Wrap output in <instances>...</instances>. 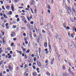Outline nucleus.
<instances>
[{
  "label": "nucleus",
  "mask_w": 76,
  "mask_h": 76,
  "mask_svg": "<svg viewBox=\"0 0 76 76\" xmlns=\"http://www.w3.org/2000/svg\"><path fill=\"white\" fill-rule=\"evenodd\" d=\"M18 0H15L14 1L15 3H17V1H18Z\"/></svg>",
  "instance_id": "obj_41"
},
{
  "label": "nucleus",
  "mask_w": 76,
  "mask_h": 76,
  "mask_svg": "<svg viewBox=\"0 0 76 76\" xmlns=\"http://www.w3.org/2000/svg\"><path fill=\"white\" fill-rule=\"evenodd\" d=\"M4 61V60L3 59L2 61H1L0 62V65H1V64H2V63H3Z\"/></svg>",
  "instance_id": "obj_16"
},
{
  "label": "nucleus",
  "mask_w": 76,
  "mask_h": 76,
  "mask_svg": "<svg viewBox=\"0 0 76 76\" xmlns=\"http://www.w3.org/2000/svg\"><path fill=\"white\" fill-rule=\"evenodd\" d=\"M0 76H3V75H2V73H0Z\"/></svg>",
  "instance_id": "obj_64"
},
{
  "label": "nucleus",
  "mask_w": 76,
  "mask_h": 76,
  "mask_svg": "<svg viewBox=\"0 0 76 76\" xmlns=\"http://www.w3.org/2000/svg\"><path fill=\"white\" fill-rule=\"evenodd\" d=\"M37 64L39 67H41V64L40 62H39V63Z\"/></svg>",
  "instance_id": "obj_8"
},
{
  "label": "nucleus",
  "mask_w": 76,
  "mask_h": 76,
  "mask_svg": "<svg viewBox=\"0 0 76 76\" xmlns=\"http://www.w3.org/2000/svg\"><path fill=\"white\" fill-rule=\"evenodd\" d=\"M12 12L10 11V13H9V14L10 15H12Z\"/></svg>",
  "instance_id": "obj_26"
},
{
  "label": "nucleus",
  "mask_w": 76,
  "mask_h": 76,
  "mask_svg": "<svg viewBox=\"0 0 76 76\" xmlns=\"http://www.w3.org/2000/svg\"><path fill=\"white\" fill-rule=\"evenodd\" d=\"M18 15H15V18H18Z\"/></svg>",
  "instance_id": "obj_49"
},
{
  "label": "nucleus",
  "mask_w": 76,
  "mask_h": 76,
  "mask_svg": "<svg viewBox=\"0 0 76 76\" xmlns=\"http://www.w3.org/2000/svg\"><path fill=\"white\" fill-rule=\"evenodd\" d=\"M15 32H13L11 35V37H13L15 36Z\"/></svg>",
  "instance_id": "obj_1"
},
{
  "label": "nucleus",
  "mask_w": 76,
  "mask_h": 76,
  "mask_svg": "<svg viewBox=\"0 0 76 76\" xmlns=\"http://www.w3.org/2000/svg\"><path fill=\"white\" fill-rule=\"evenodd\" d=\"M1 32L2 34V35L4 36V32H3L2 30H1Z\"/></svg>",
  "instance_id": "obj_15"
},
{
  "label": "nucleus",
  "mask_w": 76,
  "mask_h": 76,
  "mask_svg": "<svg viewBox=\"0 0 76 76\" xmlns=\"http://www.w3.org/2000/svg\"><path fill=\"white\" fill-rule=\"evenodd\" d=\"M62 68L64 70H65L66 69V68L65 67H63Z\"/></svg>",
  "instance_id": "obj_52"
},
{
  "label": "nucleus",
  "mask_w": 76,
  "mask_h": 76,
  "mask_svg": "<svg viewBox=\"0 0 76 76\" xmlns=\"http://www.w3.org/2000/svg\"><path fill=\"white\" fill-rule=\"evenodd\" d=\"M66 29H70V27H67L66 28Z\"/></svg>",
  "instance_id": "obj_46"
},
{
  "label": "nucleus",
  "mask_w": 76,
  "mask_h": 76,
  "mask_svg": "<svg viewBox=\"0 0 76 76\" xmlns=\"http://www.w3.org/2000/svg\"><path fill=\"white\" fill-rule=\"evenodd\" d=\"M30 37L31 39H32V36H30Z\"/></svg>",
  "instance_id": "obj_58"
},
{
  "label": "nucleus",
  "mask_w": 76,
  "mask_h": 76,
  "mask_svg": "<svg viewBox=\"0 0 76 76\" xmlns=\"http://www.w3.org/2000/svg\"><path fill=\"white\" fill-rule=\"evenodd\" d=\"M54 60V59L53 58V60H52L51 61L50 63H51V64H53V62Z\"/></svg>",
  "instance_id": "obj_7"
},
{
  "label": "nucleus",
  "mask_w": 76,
  "mask_h": 76,
  "mask_svg": "<svg viewBox=\"0 0 76 76\" xmlns=\"http://www.w3.org/2000/svg\"><path fill=\"white\" fill-rule=\"evenodd\" d=\"M0 2L1 3V4H3V1H0Z\"/></svg>",
  "instance_id": "obj_34"
},
{
  "label": "nucleus",
  "mask_w": 76,
  "mask_h": 76,
  "mask_svg": "<svg viewBox=\"0 0 76 76\" xmlns=\"http://www.w3.org/2000/svg\"><path fill=\"white\" fill-rule=\"evenodd\" d=\"M2 9L4 10H5V8H4V6H2Z\"/></svg>",
  "instance_id": "obj_25"
},
{
  "label": "nucleus",
  "mask_w": 76,
  "mask_h": 76,
  "mask_svg": "<svg viewBox=\"0 0 76 76\" xmlns=\"http://www.w3.org/2000/svg\"><path fill=\"white\" fill-rule=\"evenodd\" d=\"M65 73H66V76H70V75H69V74H67L66 72Z\"/></svg>",
  "instance_id": "obj_40"
},
{
  "label": "nucleus",
  "mask_w": 76,
  "mask_h": 76,
  "mask_svg": "<svg viewBox=\"0 0 76 76\" xmlns=\"http://www.w3.org/2000/svg\"><path fill=\"white\" fill-rule=\"evenodd\" d=\"M68 35L69 37H70V32H69V33H68Z\"/></svg>",
  "instance_id": "obj_55"
},
{
  "label": "nucleus",
  "mask_w": 76,
  "mask_h": 76,
  "mask_svg": "<svg viewBox=\"0 0 76 76\" xmlns=\"http://www.w3.org/2000/svg\"><path fill=\"white\" fill-rule=\"evenodd\" d=\"M49 24V23H48L47 25L45 26V28H48V25Z\"/></svg>",
  "instance_id": "obj_39"
},
{
  "label": "nucleus",
  "mask_w": 76,
  "mask_h": 76,
  "mask_svg": "<svg viewBox=\"0 0 76 76\" xmlns=\"http://www.w3.org/2000/svg\"><path fill=\"white\" fill-rule=\"evenodd\" d=\"M24 23H27V21L26 20H25L24 21Z\"/></svg>",
  "instance_id": "obj_62"
},
{
  "label": "nucleus",
  "mask_w": 76,
  "mask_h": 76,
  "mask_svg": "<svg viewBox=\"0 0 76 76\" xmlns=\"http://www.w3.org/2000/svg\"><path fill=\"white\" fill-rule=\"evenodd\" d=\"M10 54H12V51H10Z\"/></svg>",
  "instance_id": "obj_60"
},
{
  "label": "nucleus",
  "mask_w": 76,
  "mask_h": 76,
  "mask_svg": "<svg viewBox=\"0 0 76 76\" xmlns=\"http://www.w3.org/2000/svg\"><path fill=\"white\" fill-rule=\"evenodd\" d=\"M3 44H5V41H4V40H3Z\"/></svg>",
  "instance_id": "obj_38"
},
{
  "label": "nucleus",
  "mask_w": 76,
  "mask_h": 76,
  "mask_svg": "<svg viewBox=\"0 0 76 76\" xmlns=\"http://www.w3.org/2000/svg\"><path fill=\"white\" fill-rule=\"evenodd\" d=\"M7 50L8 51H10V50H11L10 49V48H9V47L7 48Z\"/></svg>",
  "instance_id": "obj_31"
},
{
  "label": "nucleus",
  "mask_w": 76,
  "mask_h": 76,
  "mask_svg": "<svg viewBox=\"0 0 76 76\" xmlns=\"http://www.w3.org/2000/svg\"><path fill=\"white\" fill-rule=\"evenodd\" d=\"M34 12L35 13H37V9L36 8H35V9L34 10Z\"/></svg>",
  "instance_id": "obj_50"
},
{
  "label": "nucleus",
  "mask_w": 76,
  "mask_h": 76,
  "mask_svg": "<svg viewBox=\"0 0 76 76\" xmlns=\"http://www.w3.org/2000/svg\"><path fill=\"white\" fill-rule=\"evenodd\" d=\"M17 39H16V38H14L13 39L14 41H16V40Z\"/></svg>",
  "instance_id": "obj_59"
},
{
  "label": "nucleus",
  "mask_w": 76,
  "mask_h": 76,
  "mask_svg": "<svg viewBox=\"0 0 76 76\" xmlns=\"http://www.w3.org/2000/svg\"><path fill=\"white\" fill-rule=\"evenodd\" d=\"M22 12H23V13H25V10H22Z\"/></svg>",
  "instance_id": "obj_63"
},
{
  "label": "nucleus",
  "mask_w": 76,
  "mask_h": 76,
  "mask_svg": "<svg viewBox=\"0 0 76 76\" xmlns=\"http://www.w3.org/2000/svg\"><path fill=\"white\" fill-rule=\"evenodd\" d=\"M30 8V6H29V5H28L27 6V8H28V9H29Z\"/></svg>",
  "instance_id": "obj_47"
},
{
  "label": "nucleus",
  "mask_w": 76,
  "mask_h": 76,
  "mask_svg": "<svg viewBox=\"0 0 76 76\" xmlns=\"http://www.w3.org/2000/svg\"><path fill=\"white\" fill-rule=\"evenodd\" d=\"M16 26H13V28L15 29V28H16Z\"/></svg>",
  "instance_id": "obj_36"
},
{
  "label": "nucleus",
  "mask_w": 76,
  "mask_h": 76,
  "mask_svg": "<svg viewBox=\"0 0 76 76\" xmlns=\"http://www.w3.org/2000/svg\"><path fill=\"white\" fill-rule=\"evenodd\" d=\"M42 33H45V31H44V30H42Z\"/></svg>",
  "instance_id": "obj_33"
},
{
  "label": "nucleus",
  "mask_w": 76,
  "mask_h": 76,
  "mask_svg": "<svg viewBox=\"0 0 76 76\" xmlns=\"http://www.w3.org/2000/svg\"><path fill=\"white\" fill-rule=\"evenodd\" d=\"M24 41H27V40L26 39V38H24Z\"/></svg>",
  "instance_id": "obj_51"
},
{
  "label": "nucleus",
  "mask_w": 76,
  "mask_h": 76,
  "mask_svg": "<svg viewBox=\"0 0 76 76\" xmlns=\"http://www.w3.org/2000/svg\"><path fill=\"white\" fill-rule=\"evenodd\" d=\"M30 52V50H29V49H28L26 51V53H29Z\"/></svg>",
  "instance_id": "obj_14"
},
{
  "label": "nucleus",
  "mask_w": 76,
  "mask_h": 76,
  "mask_svg": "<svg viewBox=\"0 0 76 76\" xmlns=\"http://www.w3.org/2000/svg\"><path fill=\"white\" fill-rule=\"evenodd\" d=\"M24 57L26 58V59H27V56L26 55H24Z\"/></svg>",
  "instance_id": "obj_30"
},
{
  "label": "nucleus",
  "mask_w": 76,
  "mask_h": 76,
  "mask_svg": "<svg viewBox=\"0 0 76 76\" xmlns=\"http://www.w3.org/2000/svg\"><path fill=\"white\" fill-rule=\"evenodd\" d=\"M8 25V23H6V24H5V26H7Z\"/></svg>",
  "instance_id": "obj_54"
},
{
  "label": "nucleus",
  "mask_w": 76,
  "mask_h": 76,
  "mask_svg": "<svg viewBox=\"0 0 76 76\" xmlns=\"http://www.w3.org/2000/svg\"><path fill=\"white\" fill-rule=\"evenodd\" d=\"M58 37L59 38V41H60V42H61V41H62V40H61V36H60V35H59L58 36Z\"/></svg>",
  "instance_id": "obj_2"
},
{
  "label": "nucleus",
  "mask_w": 76,
  "mask_h": 76,
  "mask_svg": "<svg viewBox=\"0 0 76 76\" xmlns=\"http://www.w3.org/2000/svg\"><path fill=\"white\" fill-rule=\"evenodd\" d=\"M2 27L4 28V23H2Z\"/></svg>",
  "instance_id": "obj_27"
},
{
  "label": "nucleus",
  "mask_w": 76,
  "mask_h": 76,
  "mask_svg": "<svg viewBox=\"0 0 76 76\" xmlns=\"http://www.w3.org/2000/svg\"><path fill=\"white\" fill-rule=\"evenodd\" d=\"M29 35H30V36H32V33H31V32H30Z\"/></svg>",
  "instance_id": "obj_56"
},
{
  "label": "nucleus",
  "mask_w": 76,
  "mask_h": 76,
  "mask_svg": "<svg viewBox=\"0 0 76 76\" xmlns=\"http://www.w3.org/2000/svg\"><path fill=\"white\" fill-rule=\"evenodd\" d=\"M22 29H25V28L24 27H22L21 28Z\"/></svg>",
  "instance_id": "obj_45"
},
{
  "label": "nucleus",
  "mask_w": 76,
  "mask_h": 76,
  "mask_svg": "<svg viewBox=\"0 0 76 76\" xmlns=\"http://www.w3.org/2000/svg\"><path fill=\"white\" fill-rule=\"evenodd\" d=\"M48 52H49V51L47 50V51L46 52V54H48Z\"/></svg>",
  "instance_id": "obj_57"
},
{
  "label": "nucleus",
  "mask_w": 76,
  "mask_h": 76,
  "mask_svg": "<svg viewBox=\"0 0 76 76\" xmlns=\"http://www.w3.org/2000/svg\"><path fill=\"white\" fill-rule=\"evenodd\" d=\"M69 73H70L71 75H72V76H75V74H74V73H73V72H71Z\"/></svg>",
  "instance_id": "obj_3"
},
{
  "label": "nucleus",
  "mask_w": 76,
  "mask_h": 76,
  "mask_svg": "<svg viewBox=\"0 0 76 76\" xmlns=\"http://www.w3.org/2000/svg\"><path fill=\"white\" fill-rule=\"evenodd\" d=\"M48 50L47 48V49H45V51H46V52Z\"/></svg>",
  "instance_id": "obj_53"
},
{
  "label": "nucleus",
  "mask_w": 76,
  "mask_h": 76,
  "mask_svg": "<svg viewBox=\"0 0 76 76\" xmlns=\"http://www.w3.org/2000/svg\"><path fill=\"white\" fill-rule=\"evenodd\" d=\"M51 17H52V19H53V18H54V15H51Z\"/></svg>",
  "instance_id": "obj_22"
},
{
  "label": "nucleus",
  "mask_w": 76,
  "mask_h": 76,
  "mask_svg": "<svg viewBox=\"0 0 76 76\" xmlns=\"http://www.w3.org/2000/svg\"><path fill=\"white\" fill-rule=\"evenodd\" d=\"M21 15L22 16H23L24 15H25V14L23 13H21Z\"/></svg>",
  "instance_id": "obj_61"
},
{
  "label": "nucleus",
  "mask_w": 76,
  "mask_h": 76,
  "mask_svg": "<svg viewBox=\"0 0 76 76\" xmlns=\"http://www.w3.org/2000/svg\"><path fill=\"white\" fill-rule=\"evenodd\" d=\"M48 34L49 35V36L51 37V36L50 35V32L49 31H48Z\"/></svg>",
  "instance_id": "obj_21"
},
{
  "label": "nucleus",
  "mask_w": 76,
  "mask_h": 76,
  "mask_svg": "<svg viewBox=\"0 0 76 76\" xmlns=\"http://www.w3.org/2000/svg\"><path fill=\"white\" fill-rule=\"evenodd\" d=\"M49 47V51L50 52H51V46H50Z\"/></svg>",
  "instance_id": "obj_17"
},
{
  "label": "nucleus",
  "mask_w": 76,
  "mask_h": 76,
  "mask_svg": "<svg viewBox=\"0 0 76 76\" xmlns=\"http://www.w3.org/2000/svg\"><path fill=\"white\" fill-rule=\"evenodd\" d=\"M36 58H37L36 57L34 58V61H37V59H36Z\"/></svg>",
  "instance_id": "obj_19"
},
{
  "label": "nucleus",
  "mask_w": 76,
  "mask_h": 76,
  "mask_svg": "<svg viewBox=\"0 0 76 76\" xmlns=\"http://www.w3.org/2000/svg\"><path fill=\"white\" fill-rule=\"evenodd\" d=\"M33 75L34 76H37V73L36 72H33Z\"/></svg>",
  "instance_id": "obj_11"
},
{
  "label": "nucleus",
  "mask_w": 76,
  "mask_h": 76,
  "mask_svg": "<svg viewBox=\"0 0 76 76\" xmlns=\"http://www.w3.org/2000/svg\"><path fill=\"white\" fill-rule=\"evenodd\" d=\"M72 7V11H73V12H75V9L74 8V7Z\"/></svg>",
  "instance_id": "obj_20"
},
{
  "label": "nucleus",
  "mask_w": 76,
  "mask_h": 76,
  "mask_svg": "<svg viewBox=\"0 0 76 76\" xmlns=\"http://www.w3.org/2000/svg\"><path fill=\"white\" fill-rule=\"evenodd\" d=\"M3 16L4 18H7V16L5 15L4 14Z\"/></svg>",
  "instance_id": "obj_18"
},
{
  "label": "nucleus",
  "mask_w": 76,
  "mask_h": 76,
  "mask_svg": "<svg viewBox=\"0 0 76 76\" xmlns=\"http://www.w3.org/2000/svg\"><path fill=\"white\" fill-rule=\"evenodd\" d=\"M40 24L42 25H43V22H42V19L40 20Z\"/></svg>",
  "instance_id": "obj_13"
},
{
  "label": "nucleus",
  "mask_w": 76,
  "mask_h": 76,
  "mask_svg": "<svg viewBox=\"0 0 76 76\" xmlns=\"http://www.w3.org/2000/svg\"><path fill=\"white\" fill-rule=\"evenodd\" d=\"M17 21H19V18H17Z\"/></svg>",
  "instance_id": "obj_48"
},
{
  "label": "nucleus",
  "mask_w": 76,
  "mask_h": 76,
  "mask_svg": "<svg viewBox=\"0 0 76 76\" xmlns=\"http://www.w3.org/2000/svg\"><path fill=\"white\" fill-rule=\"evenodd\" d=\"M25 43L26 44H28V42L26 41Z\"/></svg>",
  "instance_id": "obj_37"
},
{
  "label": "nucleus",
  "mask_w": 76,
  "mask_h": 76,
  "mask_svg": "<svg viewBox=\"0 0 76 76\" xmlns=\"http://www.w3.org/2000/svg\"><path fill=\"white\" fill-rule=\"evenodd\" d=\"M11 8L12 11H14L15 10H14V7L13 5H12L11 6Z\"/></svg>",
  "instance_id": "obj_5"
},
{
  "label": "nucleus",
  "mask_w": 76,
  "mask_h": 76,
  "mask_svg": "<svg viewBox=\"0 0 76 76\" xmlns=\"http://www.w3.org/2000/svg\"><path fill=\"white\" fill-rule=\"evenodd\" d=\"M23 35L24 36V37H26V34L25 33H23Z\"/></svg>",
  "instance_id": "obj_35"
},
{
  "label": "nucleus",
  "mask_w": 76,
  "mask_h": 76,
  "mask_svg": "<svg viewBox=\"0 0 76 76\" xmlns=\"http://www.w3.org/2000/svg\"><path fill=\"white\" fill-rule=\"evenodd\" d=\"M68 72H69V73H71L72 72V71H70V68L69 69Z\"/></svg>",
  "instance_id": "obj_28"
},
{
  "label": "nucleus",
  "mask_w": 76,
  "mask_h": 76,
  "mask_svg": "<svg viewBox=\"0 0 76 76\" xmlns=\"http://www.w3.org/2000/svg\"><path fill=\"white\" fill-rule=\"evenodd\" d=\"M6 9H8V10L10 9V7H9V6H7L6 7Z\"/></svg>",
  "instance_id": "obj_12"
},
{
  "label": "nucleus",
  "mask_w": 76,
  "mask_h": 76,
  "mask_svg": "<svg viewBox=\"0 0 76 76\" xmlns=\"http://www.w3.org/2000/svg\"><path fill=\"white\" fill-rule=\"evenodd\" d=\"M74 34H71V36L72 37V38H74V37H73V35Z\"/></svg>",
  "instance_id": "obj_29"
},
{
  "label": "nucleus",
  "mask_w": 76,
  "mask_h": 76,
  "mask_svg": "<svg viewBox=\"0 0 76 76\" xmlns=\"http://www.w3.org/2000/svg\"><path fill=\"white\" fill-rule=\"evenodd\" d=\"M31 24H34V22L33 21H31L30 23Z\"/></svg>",
  "instance_id": "obj_43"
},
{
  "label": "nucleus",
  "mask_w": 76,
  "mask_h": 76,
  "mask_svg": "<svg viewBox=\"0 0 76 76\" xmlns=\"http://www.w3.org/2000/svg\"><path fill=\"white\" fill-rule=\"evenodd\" d=\"M9 69H10V70H12L13 69L12 68V67H9Z\"/></svg>",
  "instance_id": "obj_32"
},
{
  "label": "nucleus",
  "mask_w": 76,
  "mask_h": 76,
  "mask_svg": "<svg viewBox=\"0 0 76 76\" xmlns=\"http://www.w3.org/2000/svg\"><path fill=\"white\" fill-rule=\"evenodd\" d=\"M26 48L24 49L23 50V53H26Z\"/></svg>",
  "instance_id": "obj_10"
},
{
  "label": "nucleus",
  "mask_w": 76,
  "mask_h": 76,
  "mask_svg": "<svg viewBox=\"0 0 76 76\" xmlns=\"http://www.w3.org/2000/svg\"><path fill=\"white\" fill-rule=\"evenodd\" d=\"M46 75H48V76H50V73H49V72L48 71L47 72Z\"/></svg>",
  "instance_id": "obj_4"
},
{
  "label": "nucleus",
  "mask_w": 76,
  "mask_h": 76,
  "mask_svg": "<svg viewBox=\"0 0 76 76\" xmlns=\"http://www.w3.org/2000/svg\"><path fill=\"white\" fill-rule=\"evenodd\" d=\"M47 8L48 9H51V7H50V5H48Z\"/></svg>",
  "instance_id": "obj_6"
},
{
  "label": "nucleus",
  "mask_w": 76,
  "mask_h": 76,
  "mask_svg": "<svg viewBox=\"0 0 76 76\" xmlns=\"http://www.w3.org/2000/svg\"><path fill=\"white\" fill-rule=\"evenodd\" d=\"M48 12L50 14V10H48Z\"/></svg>",
  "instance_id": "obj_42"
},
{
  "label": "nucleus",
  "mask_w": 76,
  "mask_h": 76,
  "mask_svg": "<svg viewBox=\"0 0 76 76\" xmlns=\"http://www.w3.org/2000/svg\"><path fill=\"white\" fill-rule=\"evenodd\" d=\"M69 66H72V65H72L71 64V63L69 62Z\"/></svg>",
  "instance_id": "obj_44"
},
{
  "label": "nucleus",
  "mask_w": 76,
  "mask_h": 76,
  "mask_svg": "<svg viewBox=\"0 0 76 76\" xmlns=\"http://www.w3.org/2000/svg\"><path fill=\"white\" fill-rule=\"evenodd\" d=\"M11 45L12 47H13V45H14V43H13V42L11 44Z\"/></svg>",
  "instance_id": "obj_24"
},
{
  "label": "nucleus",
  "mask_w": 76,
  "mask_h": 76,
  "mask_svg": "<svg viewBox=\"0 0 76 76\" xmlns=\"http://www.w3.org/2000/svg\"><path fill=\"white\" fill-rule=\"evenodd\" d=\"M63 26L64 27H66V22H64L63 24Z\"/></svg>",
  "instance_id": "obj_23"
},
{
  "label": "nucleus",
  "mask_w": 76,
  "mask_h": 76,
  "mask_svg": "<svg viewBox=\"0 0 76 76\" xmlns=\"http://www.w3.org/2000/svg\"><path fill=\"white\" fill-rule=\"evenodd\" d=\"M44 47H47V43L46 42H45L44 44Z\"/></svg>",
  "instance_id": "obj_9"
}]
</instances>
